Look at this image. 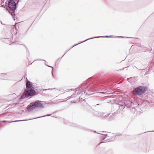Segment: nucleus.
I'll use <instances>...</instances> for the list:
<instances>
[{"label": "nucleus", "instance_id": "dca6fc26", "mask_svg": "<svg viewBox=\"0 0 154 154\" xmlns=\"http://www.w3.org/2000/svg\"><path fill=\"white\" fill-rule=\"evenodd\" d=\"M46 90H47V89H45V91H46ZM44 91H45V90H44Z\"/></svg>", "mask_w": 154, "mask_h": 154}, {"label": "nucleus", "instance_id": "4468645a", "mask_svg": "<svg viewBox=\"0 0 154 154\" xmlns=\"http://www.w3.org/2000/svg\"><path fill=\"white\" fill-rule=\"evenodd\" d=\"M104 137H103L104 138H105V137H106V136L105 135L104 136Z\"/></svg>", "mask_w": 154, "mask_h": 154}, {"label": "nucleus", "instance_id": "9d476101", "mask_svg": "<svg viewBox=\"0 0 154 154\" xmlns=\"http://www.w3.org/2000/svg\"><path fill=\"white\" fill-rule=\"evenodd\" d=\"M50 115H48L47 116H50ZM42 116V117H45V116Z\"/></svg>", "mask_w": 154, "mask_h": 154}, {"label": "nucleus", "instance_id": "6e6552de", "mask_svg": "<svg viewBox=\"0 0 154 154\" xmlns=\"http://www.w3.org/2000/svg\"><path fill=\"white\" fill-rule=\"evenodd\" d=\"M6 75H5V74H2L0 75V79H4L3 77L4 76H6Z\"/></svg>", "mask_w": 154, "mask_h": 154}, {"label": "nucleus", "instance_id": "7ed1b4c3", "mask_svg": "<svg viewBox=\"0 0 154 154\" xmlns=\"http://www.w3.org/2000/svg\"><path fill=\"white\" fill-rule=\"evenodd\" d=\"M25 94L26 97H28L30 96L35 94L36 92L33 89L30 88L26 89L25 91Z\"/></svg>", "mask_w": 154, "mask_h": 154}, {"label": "nucleus", "instance_id": "1a4fd4ad", "mask_svg": "<svg viewBox=\"0 0 154 154\" xmlns=\"http://www.w3.org/2000/svg\"><path fill=\"white\" fill-rule=\"evenodd\" d=\"M21 121V120H17V121L11 122H17V121Z\"/></svg>", "mask_w": 154, "mask_h": 154}, {"label": "nucleus", "instance_id": "423d86ee", "mask_svg": "<svg viewBox=\"0 0 154 154\" xmlns=\"http://www.w3.org/2000/svg\"><path fill=\"white\" fill-rule=\"evenodd\" d=\"M102 37H103V38H108V37L110 38V37H111L110 36H98V37H94V38H88V39H87V40H85V41H84L82 42H85L86 41H87V40H89V39H93V38H102ZM82 43V42H80V43Z\"/></svg>", "mask_w": 154, "mask_h": 154}, {"label": "nucleus", "instance_id": "9b49d317", "mask_svg": "<svg viewBox=\"0 0 154 154\" xmlns=\"http://www.w3.org/2000/svg\"><path fill=\"white\" fill-rule=\"evenodd\" d=\"M1 6L3 7H4V6H2V5H1ZM1 7V6H0V7Z\"/></svg>", "mask_w": 154, "mask_h": 154}, {"label": "nucleus", "instance_id": "ddd939ff", "mask_svg": "<svg viewBox=\"0 0 154 154\" xmlns=\"http://www.w3.org/2000/svg\"><path fill=\"white\" fill-rule=\"evenodd\" d=\"M50 89H50V88H49V89H47V90H50Z\"/></svg>", "mask_w": 154, "mask_h": 154}, {"label": "nucleus", "instance_id": "0eeeda50", "mask_svg": "<svg viewBox=\"0 0 154 154\" xmlns=\"http://www.w3.org/2000/svg\"><path fill=\"white\" fill-rule=\"evenodd\" d=\"M11 10H9V11L10 13H11V15H12V17H14L15 15V13L14 11H12V12H11Z\"/></svg>", "mask_w": 154, "mask_h": 154}, {"label": "nucleus", "instance_id": "f257e3e1", "mask_svg": "<svg viewBox=\"0 0 154 154\" xmlns=\"http://www.w3.org/2000/svg\"><path fill=\"white\" fill-rule=\"evenodd\" d=\"M146 89L144 86H140L135 88L132 91V93L135 95H141L144 93Z\"/></svg>", "mask_w": 154, "mask_h": 154}, {"label": "nucleus", "instance_id": "39448f33", "mask_svg": "<svg viewBox=\"0 0 154 154\" xmlns=\"http://www.w3.org/2000/svg\"><path fill=\"white\" fill-rule=\"evenodd\" d=\"M26 86L28 88H34L32 87V85L31 83L29 81H28L26 82Z\"/></svg>", "mask_w": 154, "mask_h": 154}, {"label": "nucleus", "instance_id": "f3484780", "mask_svg": "<svg viewBox=\"0 0 154 154\" xmlns=\"http://www.w3.org/2000/svg\"><path fill=\"white\" fill-rule=\"evenodd\" d=\"M40 117H37V118H40Z\"/></svg>", "mask_w": 154, "mask_h": 154}, {"label": "nucleus", "instance_id": "a211bd4d", "mask_svg": "<svg viewBox=\"0 0 154 154\" xmlns=\"http://www.w3.org/2000/svg\"><path fill=\"white\" fill-rule=\"evenodd\" d=\"M102 93H104V94L105 93H104V92H103Z\"/></svg>", "mask_w": 154, "mask_h": 154}, {"label": "nucleus", "instance_id": "f03ea898", "mask_svg": "<svg viewBox=\"0 0 154 154\" xmlns=\"http://www.w3.org/2000/svg\"><path fill=\"white\" fill-rule=\"evenodd\" d=\"M41 102V101H36L35 103H31L28 106L27 109H29L33 108L34 107L43 108L44 106Z\"/></svg>", "mask_w": 154, "mask_h": 154}, {"label": "nucleus", "instance_id": "2eb2a0df", "mask_svg": "<svg viewBox=\"0 0 154 154\" xmlns=\"http://www.w3.org/2000/svg\"><path fill=\"white\" fill-rule=\"evenodd\" d=\"M46 66H48L50 67L49 66L47 65H46Z\"/></svg>", "mask_w": 154, "mask_h": 154}, {"label": "nucleus", "instance_id": "f8f14e48", "mask_svg": "<svg viewBox=\"0 0 154 154\" xmlns=\"http://www.w3.org/2000/svg\"><path fill=\"white\" fill-rule=\"evenodd\" d=\"M78 44H76L75 45H74L73 46V47H74V46H75V45H78Z\"/></svg>", "mask_w": 154, "mask_h": 154}, {"label": "nucleus", "instance_id": "20e7f679", "mask_svg": "<svg viewBox=\"0 0 154 154\" xmlns=\"http://www.w3.org/2000/svg\"><path fill=\"white\" fill-rule=\"evenodd\" d=\"M8 6L11 11H14L16 8V5L14 1L12 0L9 1Z\"/></svg>", "mask_w": 154, "mask_h": 154}]
</instances>
